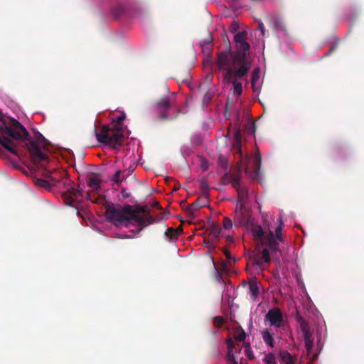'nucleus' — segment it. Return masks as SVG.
I'll return each mask as SVG.
<instances>
[{"mask_svg": "<svg viewBox=\"0 0 364 364\" xmlns=\"http://www.w3.org/2000/svg\"><path fill=\"white\" fill-rule=\"evenodd\" d=\"M232 226V220L230 219H229L228 218H225L224 220H223V228L225 229H230L231 228Z\"/></svg>", "mask_w": 364, "mask_h": 364, "instance_id": "31", "label": "nucleus"}, {"mask_svg": "<svg viewBox=\"0 0 364 364\" xmlns=\"http://www.w3.org/2000/svg\"><path fill=\"white\" fill-rule=\"evenodd\" d=\"M240 158V163L237 165L236 171L234 173L226 172L221 178V183L223 185L230 183L235 188V180L237 181V183H241V171L244 169L245 173H250V176L252 179L256 180L259 175V172L261 168V156L258 153L253 159V167L254 171L250 172L248 167V161L250 156L247 155H243L242 153V157L238 155Z\"/></svg>", "mask_w": 364, "mask_h": 364, "instance_id": "4", "label": "nucleus"}, {"mask_svg": "<svg viewBox=\"0 0 364 364\" xmlns=\"http://www.w3.org/2000/svg\"><path fill=\"white\" fill-rule=\"evenodd\" d=\"M126 114L124 112L121 115L114 120L116 124L112 128L107 126H103L100 132H95V136L98 142L105 145H109L113 149L119 148L123 141L124 135L122 123L125 119Z\"/></svg>", "mask_w": 364, "mask_h": 364, "instance_id": "3", "label": "nucleus"}, {"mask_svg": "<svg viewBox=\"0 0 364 364\" xmlns=\"http://www.w3.org/2000/svg\"><path fill=\"white\" fill-rule=\"evenodd\" d=\"M225 341H229V342H231V341H232V338H231V337H228V338H227L225 339Z\"/></svg>", "mask_w": 364, "mask_h": 364, "instance_id": "46", "label": "nucleus"}, {"mask_svg": "<svg viewBox=\"0 0 364 364\" xmlns=\"http://www.w3.org/2000/svg\"><path fill=\"white\" fill-rule=\"evenodd\" d=\"M264 360L265 364H276L274 356L271 353L266 356Z\"/></svg>", "mask_w": 364, "mask_h": 364, "instance_id": "29", "label": "nucleus"}, {"mask_svg": "<svg viewBox=\"0 0 364 364\" xmlns=\"http://www.w3.org/2000/svg\"><path fill=\"white\" fill-rule=\"evenodd\" d=\"M250 343H243V346L246 349V350H247V348L250 347ZM247 356L248 357L249 359H252L254 357L253 354L252 353H249L248 351H247Z\"/></svg>", "mask_w": 364, "mask_h": 364, "instance_id": "37", "label": "nucleus"}, {"mask_svg": "<svg viewBox=\"0 0 364 364\" xmlns=\"http://www.w3.org/2000/svg\"><path fill=\"white\" fill-rule=\"evenodd\" d=\"M235 343H232V342L228 343V350L227 353V359L230 362V364H238L237 362L235 360L233 353H232V349L235 348Z\"/></svg>", "mask_w": 364, "mask_h": 364, "instance_id": "19", "label": "nucleus"}, {"mask_svg": "<svg viewBox=\"0 0 364 364\" xmlns=\"http://www.w3.org/2000/svg\"><path fill=\"white\" fill-rule=\"evenodd\" d=\"M200 188L204 193H207L209 191V186L208 184V182L206 181H203L200 183Z\"/></svg>", "mask_w": 364, "mask_h": 364, "instance_id": "34", "label": "nucleus"}, {"mask_svg": "<svg viewBox=\"0 0 364 364\" xmlns=\"http://www.w3.org/2000/svg\"><path fill=\"white\" fill-rule=\"evenodd\" d=\"M178 218L180 219V225L177 228H168L165 232L166 236L169 238L170 241L177 240L178 236L182 233V217L178 215Z\"/></svg>", "mask_w": 364, "mask_h": 364, "instance_id": "14", "label": "nucleus"}, {"mask_svg": "<svg viewBox=\"0 0 364 364\" xmlns=\"http://www.w3.org/2000/svg\"><path fill=\"white\" fill-rule=\"evenodd\" d=\"M262 245H267L272 252H276L279 249V244L275 238L274 233L269 230L267 233L266 239L262 243Z\"/></svg>", "mask_w": 364, "mask_h": 364, "instance_id": "13", "label": "nucleus"}, {"mask_svg": "<svg viewBox=\"0 0 364 364\" xmlns=\"http://www.w3.org/2000/svg\"><path fill=\"white\" fill-rule=\"evenodd\" d=\"M221 229L216 225H213L210 228V233L215 237H218L220 233Z\"/></svg>", "mask_w": 364, "mask_h": 364, "instance_id": "25", "label": "nucleus"}, {"mask_svg": "<svg viewBox=\"0 0 364 364\" xmlns=\"http://www.w3.org/2000/svg\"><path fill=\"white\" fill-rule=\"evenodd\" d=\"M270 325L276 328H282L284 326L283 316L280 309L277 307L269 309L265 316Z\"/></svg>", "mask_w": 364, "mask_h": 364, "instance_id": "9", "label": "nucleus"}, {"mask_svg": "<svg viewBox=\"0 0 364 364\" xmlns=\"http://www.w3.org/2000/svg\"><path fill=\"white\" fill-rule=\"evenodd\" d=\"M252 234L255 239L261 244L266 239L267 234L264 233L262 226L260 225H255L252 228Z\"/></svg>", "mask_w": 364, "mask_h": 364, "instance_id": "17", "label": "nucleus"}, {"mask_svg": "<svg viewBox=\"0 0 364 364\" xmlns=\"http://www.w3.org/2000/svg\"><path fill=\"white\" fill-rule=\"evenodd\" d=\"M202 167L204 170L208 169V166L205 164H203Z\"/></svg>", "mask_w": 364, "mask_h": 364, "instance_id": "47", "label": "nucleus"}, {"mask_svg": "<svg viewBox=\"0 0 364 364\" xmlns=\"http://www.w3.org/2000/svg\"><path fill=\"white\" fill-rule=\"evenodd\" d=\"M63 181V188L66 190V191L63 194V196L65 199V201L67 205H73L75 202V198H77L79 196H82V190L78 188H75L72 186L71 180L66 176V175L61 180Z\"/></svg>", "mask_w": 364, "mask_h": 364, "instance_id": "7", "label": "nucleus"}, {"mask_svg": "<svg viewBox=\"0 0 364 364\" xmlns=\"http://www.w3.org/2000/svg\"><path fill=\"white\" fill-rule=\"evenodd\" d=\"M225 320L223 318V317L222 316H216L214 318V321H213V324L215 327H220L223 323H224Z\"/></svg>", "mask_w": 364, "mask_h": 364, "instance_id": "28", "label": "nucleus"}, {"mask_svg": "<svg viewBox=\"0 0 364 364\" xmlns=\"http://www.w3.org/2000/svg\"><path fill=\"white\" fill-rule=\"evenodd\" d=\"M200 206L196 202L193 203L188 205L185 210L183 209V214H186L187 218L183 220V224L188 223L189 224L193 222L196 217V212L199 210Z\"/></svg>", "mask_w": 364, "mask_h": 364, "instance_id": "12", "label": "nucleus"}, {"mask_svg": "<svg viewBox=\"0 0 364 364\" xmlns=\"http://www.w3.org/2000/svg\"><path fill=\"white\" fill-rule=\"evenodd\" d=\"M181 184L178 183L177 185H176L174 191L178 190L180 188Z\"/></svg>", "mask_w": 364, "mask_h": 364, "instance_id": "45", "label": "nucleus"}, {"mask_svg": "<svg viewBox=\"0 0 364 364\" xmlns=\"http://www.w3.org/2000/svg\"><path fill=\"white\" fill-rule=\"evenodd\" d=\"M247 32L239 31L234 36L236 52L233 53V62L235 65H240L236 70H230L228 73L235 72L236 77L242 78L247 77L252 68V60L249 57L250 46L247 41Z\"/></svg>", "mask_w": 364, "mask_h": 364, "instance_id": "2", "label": "nucleus"}, {"mask_svg": "<svg viewBox=\"0 0 364 364\" xmlns=\"http://www.w3.org/2000/svg\"><path fill=\"white\" fill-rule=\"evenodd\" d=\"M296 320L299 325L300 330L304 336L305 341H311L312 330L307 322L299 313L296 315Z\"/></svg>", "mask_w": 364, "mask_h": 364, "instance_id": "11", "label": "nucleus"}, {"mask_svg": "<svg viewBox=\"0 0 364 364\" xmlns=\"http://www.w3.org/2000/svg\"><path fill=\"white\" fill-rule=\"evenodd\" d=\"M280 357L282 362L284 364H293L294 360L291 354L287 351H282L280 353Z\"/></svg>", "mask_w": 364, "mask_h": 364, "instance_id": "22", "label": "nucleus"}, {"mask_svg": "<svg viewBox=\"0 0 364 364\" xmlns=\"http://www.w3.org/2000/svg\"><path fill=\"white\" fill-rule=\"evenodd\" d=\"M124 7L122 6H118L114 11V15L119 17L124 12Z\"/></svg>", "mask_w": 364, "mask_h": 364, "instance_id": "36", "label": "nucleus"}, {"mask_svg": "<svg viewBox=\"0 0 364 364\" xmlns=\"http://www.w3.org/2000/svg\"><path fill=\"white\" fill-rule=\"evenodd\" d=\"M121 193L124 198H127L131 196V193L129 192H128L125 188H122L121 189Z\"/></svg>", "mask_w": 364, "mask_h": 364, "instance_id": "38", "label": "nucleus"}, {"mask_svg": "<svg viewBox=\"0 0 364 364\" xmlns=\"http://www.w3.org/2000/svg\"><path fill=\"white\" fill-rule=\"evenodd\" d=\"M282 228H283L282 218L281 216H279V225L276 228V230H275L276 237L279 241H282Z\"/></svg>", "mask_w": 364, "mask_h": 364, "instance_id": "23", "label": "nucleus"}, {"mask_svg": "<svg viewBox=\"0 0 364 364\" xmlns=\"http://www.w3.org/2000/svg\"><path fill=\"white\" fill-rule=\"evenodd\" d=\"M242 119L240 115V111H237L235 115V133H234V144L233 149L237 155H240L242 157V135L240 126L242 124Z\"/></svg>", "mask_w": 364, "mask_h": 364, "instance_id": "8", "label": "nucleus"}, {"mask_svg": "<svg viewBox=\"0 0 364 364\" xmlns=\"http://www.w3.org/2000/svg\"><path fill=\"white\" fill-rule=\"evenodd\" d=\"M258 29L261 31L262 35L264 36L265 28L264 23L262 21H259V23Z\"/></svg>", "mask_w": 364, "mask_h": 364, "instance_id": "40", "label": "nucleus"}, {"mask_svg": "<svg viewBox=\"0 0 364 364\" xmlns=\"http://www.w3.org/2000/svg\"><path fill=\"white\" fill-rule=\"evenodd\" d=\"M268 345H269L271 347H274V343H272V342H269V343H267Z\"/></svg>", "mask_w": 364, "mask_h": 364, "instance_id": "48", "label": "nucleus"}, {"mask_svg": "<svg viewBox=\"0 0 364 364\" xmlns=\"http://www.w3.org/2000/svg\"><path fill=\"white\" fill-rule=\"evenodd\" d=\"M105 216L107 221L115 226L129 227L132 221L140 227L139 230L154 222L150 211L146 205L137 206L134 208L131 205H124L117 208L112 203L105 205Z\"/></svg>", "mask_w": 364, "mask_h": 364, "instance_id": "1", "label": "nucleus"}, {"mask_svg": "<svg viewBox=\"0 0 364 364\" xmlns=\"http://www.w3.org/2000/svg\"><path fill=\"white\" fill-rule=\"evenodd\" d=\"M154 206L157 208H161L160 205H159V202L156 201L154 203Z\"/></svg>", "mask_w": 364, "mask_h": 364, "instance_id": "43", "label": "nucleus"}, {"mask_svg": "<svg viewBox=\"0 0 364 364\" xmlns=\"http://www.w3.org/2000/svg\"><path fill=\"white\" fill-rule=\"evenodd\" d=\"M179 204H180L181 205H182V200H181V201L179 202Z\"/></svg>", "mask_w": 364, "mask_h": 364, "instance_id": "50", "label": "nucleus"}, {"mask_svg": "<svg viewBox=\"0 0 364 364\" xmlns=\"http://www.w3.org/2000/svg\"><path fill=\"white\" fill-rule=\"evenodd\" d=\"M233 53L230 50L223 51L218 55L217 65L220 70H225L224 76L229 82H232V77H236L235 72L228 73L230 70H236L240 65H235L233 62Z\"/></svg>", "mask_w": 364, "mask_h": 364, "instance_id": "6", "label": "nucleus"}, {"mask_svg": "<svg viewBox=\"0 0 364 364\" xmlns=\"http://www.w3.org/2000/svg\"><path fill=\"white\" fill-rule=\"evenodd\" d=\"M307 354L310 355L311 351L313 349L314 343H305Z\"/></svg>", "mask_w": 364, "mask_h": 364, "instance_id": "39", "label": "nucleus"}, {"mask_svg": "<svg viewBox=\"0 0 364 364\" xmlns=\"http://www.w3.org/2000/svg\"><path fill=\"white\" fill-rule=\"evenodd\" d=\"M225 254L226 257H227L228 259H230V253L228 251H227V250H226V251L225 252Z\"/></svg>", "mask_w": 364, "mask_h": 364, "instance_id": "44", "label": "nucleus"}, {"mask_svg": "<svg viewBox=\"0 0 364 364\" xmlns=\"http://www.w3.org/2000/svg\"><path fill=\"white\" fill-rule=\"evenodd\" d=\"M212 99V95L209 94L208 92H207L205 95H204V97H203V100L207 102H209Z\"/></svg>", "mask_w": 364, "mask_h": 364, "instance_id": "42", "label": "nucleus"}, {"mask_svg": "<svg viewBox=\"0 0 364 364\" xmlns=\"http://www.w3.org/2000/svg\"><path fill=\"white\" fill-rule=\"evenodd\" d=\"M174 95L164 96L153 107V110L160 119L168 120L176 118L180 113V109L174 107Z\"/></svg>", "mask_w": 364, "mask_h": 364, "instance_id": "5", "label": "nucleus"}, {"mask_svg": "<svg viewBox=\"0 0 364 364\" xmlns=\"http://www.w3.org/2000/svg\"><path fill=\"white\" fill-rule=\"evenodd\" d=\"M249 291L253 299H255L259 294V287L255 278L249 281Z\"/></svg>", "mask_w": 364, "mask_h": 364, "instance_id": "18", "label": "nucleus"}, {"mask_svg": "<svg viewBox=\"0 0 364 364\" xmlns=\"http://www.w3.org/2000/svg\"><path fill=\"white\" fill-rule=\"evenodd\" d=\"M234 86V92L238 96H240L242 92V85L240 82H233Z\"/></svg>", "mask_w": 364, "mask_h": 364, "instance_id": "24", "label": "nucleus"}, {"mask_svg": "<svg viewBox=\"0 0 364 364\" xmlns=\"http://www.w3.org/2000/svg\"><path fill=\"white\" fill-rule=\"evenodd\" d=\"M120 176H121V171H117L114 173V176H113V178H112V179H113V181H114L115 183H118V184L124 180V178L120 179Z\"/></svg>", "mask_w": 364, "mask_h": 364, "instance_id": "33", "label": "nucleus"}, {"mask_svg": "<svg viewBox=\"0 0 364 364\" xmlns=\"http://www.w3.org/2000/svg\"><path fill=\"white\" fill-rule=\"evenodd\" d=\"M235 188L237 193V207L240 210L243 209L249 198L247 188L241 186L240 183H237V181L235 180Z\"/></svg>", "mask_w": 364, "mask_h": 364, "instance_id": "10", "label": "nucleus"}, {"mask_svg": "<svg viewBox=\"0 0 364 364\" xmlns=\"http://www.w3.org/2000/svg\"><path fill=\"white\" fill-rule=\"evenodd\" d=\"M238 28L239 24L236 21H234L230 27V31L232 33H237Z\"/></svg>", "mask_w": 364, "mask_h": 364, "instance_id": "35", "label": "nucleus"}, {"mask_svg": "<svg viewBox=\"0 0 364 364\" xmlns=\"http://www.w3.org/2000/svg\"><path fill=\"white\" fill-rule=\"evenodd\" d=\"M38 142L43 146V147H46V143H47V141L46 139L43 137V135H40V139H38Z\"/></svg>", "mask_w": 364, "mask_h": 364, "instance_id": "41", "label": "nucleus"}, {"mask_svg": "<svg viewBox=\"0 0 364 364\" xmlns=\"http://www.w3.org/2000/svg\"><path fill=\"white\" fill-rule=\"evenodd\" d=\"M262 336H263L264 341H273L272 336L271 333L267 331L262 332Z\"/></svg>", "mask_w": 364, "mask_h": 364, "instance_id": "32", "label": "nucleus"}, {"mask_svg": "<svg viewBox=\"0 0 364 364\" xmlns=\"http://www.w3.org/2000/svg\"><path fill=\"white\" fill-rule=\"evenodd\" d=\"M313 357H314V359H316V355H314Z\"/></svg>", "mask_w": 364, "mask_h": 364, "instance_id": "49", "label": "nucleus"}, {"mask_svg": "<svg viewBox=\"0 0 364 364\" xmlns=\"http://www.w3.org/2000/svg\"><path fill=\"white\" fill-rule=\"evenodd\" d=\"M65 175L66 173L64 171H58L56 170H53L52 172L49 173L48 178L50 180L51 186H58L60 183L61 180Z\"/></svg>", "mask_w": 364, "mask_h": 364, "instance_id": "15", "label": "nucleus"}, {"mask_svg": "<svg viewBox=\"0 0 364 364\" xmlns=\"http://www.w3.org/2000/svg\"><path fill=\"white\" fill-rule=\"evenodd\" d=\"M262 257L266 263H269L271 261V258L267 248H264L262 251Z\"/></svg>", "mask_w": 364, "mask_h": 364, "instance_id": "26", "label": "nucleus"}, {"mask_svg": "<svg viewBox=\"0 0 364 364\" xmlns=\"http://www.w3.org/2000/svg\"><path fill=\"white\" fill-rule=\"evenodd\" d=\"M232 335L236 341H244L247 336V333L240 326H236L232 328Z\"/></svg>", "mask_w": 364, "mask_h": 364, "instance_id": "16", "label": "nucleus"}, {"mask_svg": "<svg viewBox=\"0 0 364 364\" xmlns=\"http://www.w3.org/2000/svg\"><path fill=\"white\" fill-rule=\"evenodd\" d=\"M37 184L39 186H41L42 188H50V186H51V184H50V181H46V180H43V179L38 180Z\"/></svg>", "mask_w": 364, "mask_h": 364, "instance_id": "27", "label": "nucleus"}, {"mask_svg": "<svg viewBox=\"0 0 364 364\" xmlns=\"http://www.w3.org/2000/svg\"><path fill=\"white\" fill-rule=\"evenodd\" d=\"M101 181L97 178V175L90 177L88 180L87 185L94 190H98L100 188Z\"/></svg>", "mask_w": 364, "mask_h": 364, "instance_id": "21", "label": "nucleus"}, {"mask_svg": "<svg viewBox=\"0 0 364 364\" xmlns=\"http://www.w3.org/2000/svg\"><path fill=\"white\" fill-rule=\"evenodd\" d=\"M247 132L252 134H255L256 130V126L255 122H250L247 125Z\"/></svg>", "mask_w": 364, "mask_h": 364, "instance_id": "30", "label": "nucleus"}, {"mask_svg": "<svg viewBox=\"0 0 364 364\" xmlns=\"http://www.w3.org/2000/svg\"><path fill=\"white\" fill-rule=\"evenodd\" d=\"M260 76V69L259 68H255L252 73L251 77V85L252 87L254 90H256V83L258 82Z\"/></svg>", "mask_w": 364, "mask_h": 364, "instance_id": "20", "label": "nucleus"}]
</instances>
